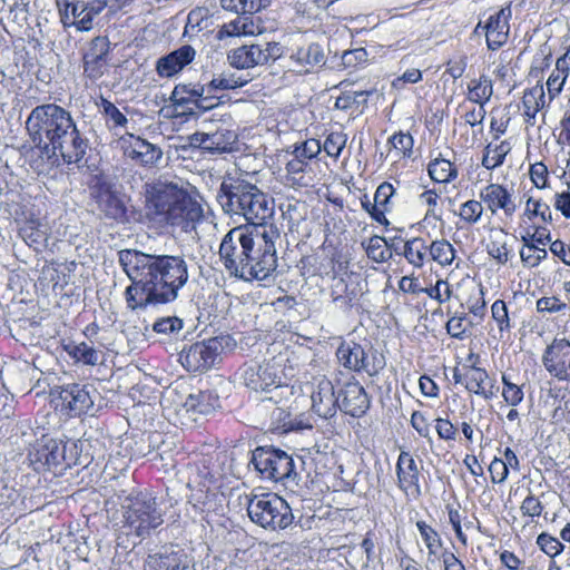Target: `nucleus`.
Listing matches in <instances>:
<instances>
[{
  "label": "nucleus",
  "instance_id": "nucleus-37",
  "mask_svg": "<svg viewBox=\"0 0 570 570\" xmlns=\"http://www.w3.org/2000/svg\"><path fill=\"white\" fill-rule=\"evenodd\" d=\"M492 94V81L484 75L469 85V99L475 104L484 105L490 100Z\"/></svg>",
  "mask_w": 570,
  "mask_h": 570
},
{
  "label": "nucleus",
  "instance_id": "nucleus-54",
  "mask_svg": "<svg viewBox=\"0 0 570 570\" xmlns=\"http://www.w3.org/2000/svg\"><path fill=\"white\" fill-rule=\"evenodd\" d=\"M347 137L343 132H331L324 144L323 149L324 151L333 158H338L343 148L345 147Z\"/></svg>",
  "mask_w": 570,
  "mask_h": 570
},
{
  "label": "nucleus",
  "instance_id": "nucleus-50",
  "mask_svg": "<svg viewBox=\"0 0 570 570\" xmlns=\"http://www.w3.org/2000/svg\"><path fill=\"white\" fill-rule=\"evenodd\" d=\"M395 194V189L392 184L384 181L379 185L375 194H374V203L376 204L380 210H383V214L391 212L392 203L391 198Z\"/></svg>",
  "mask_w": 570,
  "mask_h": 570
},
{
  "label": "nucleus",
  "instance_id": "nucleus-35",
  "mask_svg": "<svg viewBox=\"0 0 570 570\" xmlns=\"http://www.w3.org/2000/svg\"><path fill=\"white\" fill-rule=\"evenodd\" d=\"M543 97L544 92L542 87H534L524 92L522 104L524 107L523 116L527 125H534L535 115L540 109L539 99L542 100Z\"/></svg>",
  "mask_w": 570,
  "mask_h": 570
},
{
  "label": "nucleus",
  "instance_id": "nucleus-47",
  "mask_svg": "<svg viewBox=\"0 0 570 570\" xmlns=\"http://www.w3.org/2000/svg\"><path fill=\"white\" fill-rule=\"evenodd\" d=\"M78 8V2L72 4L71 7V18L68 13V9L66 10V16L63 19L65 26H75L76 31H89L92 27V21L87 11H81Z\"/></svg>",
  "mask_w": 570,
  "mask_h": 570
},
{
  "label": "nucleus",
  "instance_id": "nucleus-28",
  "mask_svg": "<svg viewBox=\"0 0 570 570\" xmlns=\"http://www.w3.org/2000/svg\"><path fill=\"white\" fill-rule=\"evenodd\" d=\"M262 47L259 45L242 46L232 50L227 59L232 67L237 69H248L258 65H264L262 58Z\"/></svg>",
  "mask_w": 570,
  "mask_h": 570
},
{
  "label": "nucleus",
  "instance_id": "nucleus-24",
  "mask_svg": "<svg viewBox=\"0 0 570 570\" xmlns=\"http://www.w3.org/2000/svg\"><path fill=\"white\" fill-rule=\"evenodd\" d=\"M110 49L109 38H92L90 46L83 55L85 71L89 77L98 78L102 76V62Z\"/></svg>",
  "mask_w": 570,
  "mask_h": 570
},
{
  "label": "nucleus",
  "instance_id": "nucleus-49",
  "mask_svg": "<svg viewBox=\"0 0 570 570\" xmlns=\"http://www.w3.org/2000/svg\"><path fill=\"white\" fill-rule=\"evenodd\" d=\"M384 242L385 237L381 236H373L367 240L366 244V254L367 256L373 259L374 262L382 263L386 262L389 258H391L392 254L391 252H387V249H384Z\"/></svg>",
  "mask_w": 570,
  "mask_h": 570
},
{
  "label": "nucleus",
  "instance_id": "nucleus-40",
  "mask_svg": "<svg viewBox=\"0 0 570 570\" xmlns=\"http://www.w3.org/2000/svg\"><path fill=\"white\" fill-rule=\"evenodd\" d=\"M99 107L106 118V125L109 129L116 130L118 128H125L128 124L127 117L116 107L115 104L101 98Z\"/></svg>",
  "mask_w": 570,
  "mask_h": 570
},
{
  "label": "nucleus",
  "instance_id": "nucleus-5",
  "mask_svg": "<svg viewBox=\"0 0 570 570\" xmlns=\"http://www.w3.org/2000/svg\"><path fill=\"white\" fill-rule=\"evenodd\" d=\"M124 523L129 533L146 539L164 523V511L148 491H132L121 503Z\"/></svg>",
  "mask_w": 570,
  "mask_h": 570
},
{
  "label": "nucleus",
  "instance_id": "nucleus-39",
  "mask_svg": "<svg viewBox=\"0 0 570 570\" xmlns=\"http://www.w3.org/2000/svg\"><path fill=\"white\" fill-rule=\"evenodd\" d=\"M271 0H220V4L225 10H229L242 14H253L265 9Z\"/></svg>",
  "mask_w": 570,
  "mask_h": 570
},
{
  "label": "nucleus",
  "instance_id": "nucleus-53",
  "mask_svg": "<svg viewBox=\"0 0 570 570\" xmlns=\"http://www.w3.org/2000/svg\"><path fill=\"white\" fill-rule=\"evenodd\" d=\"M501 379L503 383L502 396L504 401L511 406L519 405L524 397L521 386L512 383L505 374H503Z\"/></svg>",
  "mask_w": 570,
  "mask_h": 570
},
{
  "label": "nucleus",
  "instance_id": "nucleus-42",
  "mask_svg": "<svg viewBox=\"0 0 570 570\" xmlns=\"http://www.w3.org/2000/svg\"><path fill=\"white\" fill-rule=\"evenodd\" d=\"M428 250L431 258L442 266L450 265L455 257V249L445 239L432 242Z\"/></svg>",
  "mask_w": 570,
  "mask_h": 570
},
{
  "label": "nucleus",
  "instance_id": "nucleus-45",
  "mask_svg": "<svg viewBox=\"0 0 570 570\" xmlns=\"http://www.w3.org/2000/svg\"><path fill=\"white\" fill-rule=\"evenodd\" d=\"M371 95V91L361 90V91H345L341 96L336 98L335 108L347 110L352 108H360L361 106H365L367 102V97Z\"/></svg>",
  "mask_w": 570,
  "mask_h": 570
},
{
  "label": "nucleus",
  "instance_id": "nucleus-26",
  "mask_svg": "<svg viewBox=\"0 0 570 570\" xmlns=\"http://www.w3.org/2000/svg\"><path fill=\"white\" fill-rule=\"evenodd\" d=\"M511 14L510 6L490 13L484 21L480 20L474 29V35L479 36L484 32L485 36H509Z\"/></svg>",
  "mask_w": 570,
  "mask_h": 570
},
{
  "label": "nucleus",
  "instance_id": "nucleus-14",
  "mask_svg": "<svg viewBox=\"0 0 570 570\" xmlns=\"http://www.w3.org/2000/svg\"><path fill=\"white\" fill-rule=\"evenodd\" d=\"M541 361L552 377L570 383V341L553 338L543 351Z\"/></svg>",
  "mask_w": 570,
  "mask_h": 570
},
{
  "label": "nucleus",
  "instance_id": "nucleus-17",
  "mask_svg": "<svg viewBox=\"0 0 570 570\" xmlns=\"http://www.w3.org/2000/svg\"><path fill=\"white\" fill-rule=\"evenodd\" d=\"M397 487L409 498L417 500L422 495L420 470L414 458L401 451L395 465Z\"/></svg>",
  "mask_w": 570,
  "mask_h": 570
},
{
  "label": "nucleus",
  "instance_id": "nucleus-8",
  "mask_svg": "<svg viewBox=\"0 0 570 570\" xmlns=\"http://www.w3.org/2000/svg\"><path fill=\"white\" fill-rule=\"evenodd\" d=\"M279 355L263 363H245L236 372L240 384L253 392L269 393L274 390L288 387L283 383L284 362Z\"/></svg>",
  "mask_w": 570,
  "mask_h": 570
},
{
  "label": "nucleus",
  "instance_id": "nucleus-16",
  "mask_svg": "<svg viewBox=\"0 0 570 570\" xmlns=\"http://www.w3.org/2000/svg\"><path fill=\"white\" fill-rule=\"evenodd\" d=\"M120 144L124 155L142 167L156 166L163 157L160 147L132 134L122 136Z\"/></svg>",
  "mask_w": 570,
  "mask_h": 570
},
{
  "label": "nucleus",
  "instance_id": "nucleus-1",
  "mask_svg": "<svg viewBox=\"0 0 570 570\" xmlns=\"http://www.w3.org/2000/svg\"><path fill=\"white\" fill-rule=\"evenodd\" d=\"M117 256L131 281L125 289L126 304L131 311L175 302L189 279L188 264L181 255L120 249Z\"/></svg>",
  "mask_w": 570,
  "mask_h": 570
},
{
  "label": "nucleus",
  "instance_id": "nucleus-59",
  "mask_svg": "<svg viewBox=\"0 0 570 570\" xmlns=\"http://www.w3.org/2000/svg\"><path fill=\"white\" fill-rule=\"evenodd\" d=\"M537 543L540 549L550 557L558 556L563 549V544L557 538L548 533L539 534Z\"/></svg>",
  "mask_w": 570,
  "mask_h": 570
},
{
  "label": "nucleus",
  "instance_id": "nucleus-57",
  "mask_svg": "<svg viewBox=\"0 0 570 570\" xmlns=\"http://www.w3.org/2000/svg\"><path fill=\"white\" fill-rule=\"evenodd\" d=\"M491 312L493 320L498 323L499 331H510L511 324L505 303L497 299L491 306Z\"/></svg>",
  "mask_w": 570,
  "mask_h": 570
},
{
  "label": "nucleus",
  "instance_id": "nucleus-22",
  "mask_svg": "<svg viewBox=\"0 0 570 570\" xmlns=\"http://www.w3.org/2000/svg\"><path fill=\"white\" fill-rule=\"evenodd\" d=\"M196 56V50L190 45H184L178 49L158 59L156 70L160 77H173L189 65Z\"/></svg>",
  "mask_w": 570,
  "mask_h": 570
},
{
  "label": "nucleus",
  "instance_id": "nucleus-44",
  "mask_svg": "<svg viewBox=\"0 0 570 570\" xmlns=\"http://www.w3.org/2000/svg\"><path fill=\"white\" fill-rule=\"evenodd\" d=\"M522 243L523 247L520 250V257L524 265L535 267L548 257L547 249L539 247L540 244H537L534 240Z\"/></svg>",
  "mask_w": 570,
  "mask_h": 570
},
{
  "label": "nucleus",
  "instance_id": "nucleus-27",
  "mask_svg": "<svg viewBox=\"0 0 570 570\" xmlns=\"http://www.w3.org/2000/svg\"><path fill=\"white\" fill-rule=\"evenodd\" d=\"M18 235L29 246L38 250L47 240V225L39 218L30 217L17 220Z\"/></svg>",
  "mask_w": 570,
  "mask_h": 570
},
{
  "label": "nucleus",
  "instance_id": "nucleus-60",
  "mask_svg": "<svg viewBox=\"0 0 570 570\" xmlns=\"http://www.w3.org/2000/svg\"><path fill=\"white\" fill-rule=\"evenodd\" d=\"M488 254L499 264L504 265L510 258V250L504 242L491 239L487 245Z\"/></svg>",
  "mask_w": 570,
  "mask_h": 570
},
{
  "label": "nucleus",
  "instance_id": "nucleus-61",
  "mask_svg": "<svg viewBox=\"0 0 570 570\" xmlns=\"http://www.w3.org/2000/svg\"><path fill=\"white\" fill-rule=\"evenodd\" d=\"M322 150L321 142L316 139H309L304 141L302 145L296 146L294 150V155L297 158L306 161L307 159H313L316 157Z\"/></svg>",
  "mask_w": 570,
  "mask_h": 570
},
{
  "label": "nucleus",
  "instance_id": "nucleus-46",
  "mask_svg": "<svg viewBox=\"0 0 570 570\" xmlns=\"http://www.w3.org/2000/svg\"><path fill=\"white\" fill-rule=\"evenodd\" d=\"M295 57L301 65L314 67L325 63L323 48L317 43H312L307 48L298 49Z\"/></svg>",
  "mask_w": 570,
  "mask_h": 570
},
{
  "label": "nucleus",
  "instance_id": "nucleus-56",
  "mask_svg": "<svg viewBox=\"0 0 570 570\" xmlns=\"http://www.w3.org/2000/svg\"><path fill=\"white\" fill-rule=\"evenodd\" d=\"M389 144L402 156L410 157L412 154L414 139L409 132H396L389 139Z\"/></svg>",
  "mask_w": 570,
  "mask_h": 570
},
{
  "label": "nucleus",
  "instance_id": "nucleus-38",
  "mask_svg": "<svg viewBox=\"0 0 570 570\" xmlns=\"http://www.w3.org/2000/svg\"><path fill=\"white\" fill-rule=\"evenodd\" d=\"M568 76L569 69L566 66L564 59H557L556 68L547 80V90L550 99L556 98L561 92Z\"/></svg>",
  "mask_w": 570,
  "mask_h": 570
},
{
  "label": "nucleus",
  "instance_id": "nucleus-55",
  "mask_svg": "<svg viewBox=\"0 0 570 570\" xmlns=\"http://www.w3.org/2000/svg\"><path fill=\"white\" fill-rule=\"evenodd\" d=\"M184 327V322L181 318L177 316H168L157 320L154 325L153 330L156 333L159 334H177L179 333Z\"/></svg>",
  "mask_w": 570,
  "mask_h": 570
},
{
  "label": "nucleus",
  "instance_id": "nucleus-52",
  "mask_svg": "<svg viewBox=\"0 0 570 570\" xmlns=\"http://www.w3.org/2000/svg\"><path fill=\"white\" fill-rule=\"evenodd\" d=\"M416 528L426 548L429 549V552L434 554L436 552V549L440 548L442 544L439 533L424 521H417Z\"/></svg>",
  "mask_w": 570,
  "mask_h": 570
},
{
  "label": "nucleus",
  "instance_id": "nucleus-63",
  "mask_svg": "<svg viewBox=\"0 0 570 570\" xmlns=\"http://www.w3.org/2000/svg\"><path fill=\"white\" fill-rule=\"evenodd\" d=\"M535 305L539 313H559L567 308V304L557 296L541 297Z\"/></svg>",
  "mask_w": 570,
  "mask_h": 570
},
{
  "label": "nucleus",
  "instance_id": "nucleus-9",
  "mask_svg": "<svg viewBox=\"0 0 570 570\" xmlns=\"http://www.w3.org/2000/svg\"><path fill=\"white\" fill-rule=\"evenodd\" d=\"M250 463L263 479L295 481L298 476L292 454L274 446H257L252 452Z\"/></svg>",
  "mask_w": 570,
  "mask_h": 570
},
{
  "label": "nucleus",
  "instance_id": "nucleus-32",
  "mask_svg": "<svg viewBox=\"0 0 570 570\" xmlns=\"http://www.w3.org/2000/svg\"><path fill=\"white\" fill-rule=\"evenodd\" d=\"M428 173L435 183L448 184L458 177L456 167L449 159L441 157V155L430 161Z\"/></svg>",
  "mask_w": 570,
  "mask_h": 570
},
{
  "label": "nucleus",
  "instance_id": "nucleus-29",
  "mask_svg": "<svg viewBox=\"0 0 570 570\" xmlns=\"http://www.w3.org/2000/svg\"><path fill=\"white\" fill-rule=\"evenodd\" d=\"M261 16H243L224 24L217 36H261Z\"/></svg>",
  "mask_w": 570,
  "mask_h": 570
},
{
  "label": "nucleus",
  "instance_id": "nucleus-18",
  "mask_svg": "<svg viewBox=\"0 0 570 570\" xmlns=\"http://www.w3.org/2000/svg\"><path fill=\"white\" fill-rule=\"evenodd\" d=\"M312 411L322 419H330L336 414L340 405L338 397L335 395L333 383L322 377L313 385L312 393Z\"/></svg>",
  "mask_w": 570,
  "mask_h": 570
},
{
  "label": "nucleus",
  "instance_id": "nucleus-30",
  "mask_svg": "<svg viewBox=\"0 0 570 570\" xmlns=\"http://www.w3.org/2000/svg\"><path fill=\"white\" fill-rule=\"evenodd\" d=\"M148 566L154 570H191L183 551H170L149 557Z\"/></svg>",
  "mask_w": 570,
  "mask_h": 570
},
{
  "label": "nucleus",
  "instance_id": "nucleus-62",
  "mask_svg": "<svg viewBox=\"0 0 570 570\" xmlns=\"http://www.w3.org/2000/svg\"><path fill=\"white\" fill-rule=\"evenodd\" d=\"M420 199L428 205L425 218L433 217L435 220H442V213L436 210L439 195L434 189H429L420 195Z\"/></svg>",
  "mask_w": 570,
  "mask_h": 570
},
{
  "label": "nucleus",
  "instance_id": "nucleus-20",
  "mask_svg": "<svg viewBox=\"0 0 570 570\" xmlns=\"http://www.w3.org/2000/svg\"><path fill=\"white\" fill-rule=\"evenodd\" d=\"M340 395L342 402L338 407L347 415L361 417L370 409V396L357 381L346 383Z\"/></svg>",
  "mask_w": 570,
  "mask_h": 570
},
{
  "label": "nucleus",
  "instance_id": "nucleus-2",
  "mask_svg": "<svg viewBox=\"0 0 570 570\" xmlns=\"http://www.w3.org/2000/svg\"><path fill=\"white\" fill-rule=\"evenodd\" d=\"M26 129L38 150L43 167L50 170L65 164H80L89 140L78 129L71 112L56 104L35 107L26 120Z\"/></svg>",
  "mask_w": 570,
  "mask_h": 570
},
{
  "label": "nucleus",
  "instance_id": "nucleus-25",
  "mask_svg": "<svg viewBox=\"0 0 570 570\" xmlns=\"http://www.w3.org/2000/svg\"><path fill=\"white\" fill-rule=\"evenodd\" d=\"M219 397L214 391H197L190 393L181 403L186 413L207 415L219 407Z\"/></svg>",
  "mask_w": 570,
  "mask_h": 570
},
{
  "label": "nucleus",
  "instance_id": "nucleus-34",
  "mask_svg": "<svg viewBox=\"0 0 570 570\" xmlns=\"http://www.w3.org/2000/svg\"><path fill=\"white\" fill-rule=\"evenodd\" d=\"M428 255V245L423 238L415 237L402 244V256L415 267L424 265Z\"/></svg>",
  "mask_w": 570,
  "mask_h": 570
},
{
  "label": "nucleus",
  "instance_id": "nucleus-48",
  "mask_svg": "<svg viewBox=\"0 0 570 570\" xmlns=\"http://www.w3.org/2000/svg\"><path fill=\"white\" fill-rule=\"evenodd\" d=\"M465 389L474 394H479L489 379V374L484 368L472 365L465 373Z\"/></svg>",
  "mask_w": 570,
  "mask_h": 570
},
{
  "label": "nucleus",
  "instance_id": "nucleus-6",
  "mask_svg": "<svg viewBox=\"0 0 570 570\" xmlns=\"http://www.w3.org/2000/svg\"><path fill=\"white\" fill-rule=\"evenodd\" d=\"M88 187L90 198L106 219L118 224L129 222L128 204L130 198L125 194L124 187L115 176L104 173L94 175Z\"/></svg>",
  "mask_w": 570,
  "mask_h": 570
},
{
  "label": "nucleus",
  "instance_id": "nucleus-36",
  "mask_svg": "<svg viewBox=\"0 0 570 570\" xmlns=\"http://www.w3.org/2000/svg\"><path fill=\"white\" fill-rule=\"evenodd\" d=\"M66 446L55 439H49L38 451L39 459L48 466H58L65 460Z\"/></svg>",
  "mask_w": 570,
  "mask_h": 570
},
{
  "label": "nucleus",
  "instance_id": "nucleus-58",
  "mask_svg": "<svg viewBox=\"0 0 570 570\" xmlns=\"http://www.w3.org/2000/svg\"><path fill=\"white\" fill-rule=\"evenodd\" d=\"M210 22L209 18H203V12L190 11L187 17V22L185 26V30L183 36H187L188 33L200 32L204 28H207Z\"/></svg>",
  "mask_w": 570,
  "mask_h": 570
},
{
  "label": "nucleus",
  "instance_id": "nucleus-64",
  "mask_svg": "<svg viewBox=\"0 0 570 570\" xmlns=\"http://www.w3.org/2000/svg\"><path fill=\"white\" fill-rule=\"evenodd\" d=\"M368 51L363 48H355L353 50H345L342 55L343 63L347 67L364 63L368 60Z\"/></svg>",
  "mask_w": 570,
  "mask_h": 570
},
{
  "label": "nucleus",
  "instance_id": "nucleus-7",
  "mask_svg": "<svg viewBox=\"0 0 570 570\" xmlns=\"http://www.w3.org/2000/svg\"><path fill=\"white\" fill-rule=\"evenodd\" d=\"M247 513L254 523L271 531L286 529L294 520L287 502L274 493L254 495L247 503Z\"/></svg>",
  "mask_w": 570,
  "mask_h": 570
},
{
  "label": "nucleus",
  "instance_id": "nucleus-31",
  "mask_svg": "<svg viewBox=\"0 0 570 570\" xmlns=\"http://www.w3.org/2000/svg\"><path fill=\"white\" fill-rule=\"evenodd\" d=\"M238 141V135L233 129L219 128L215 132H209V147L205 151L210 154L230 153L235 149Z\"/></svg>",
  "mask_w": 570,
  "mask_h": 570
},
{
  "label": "nucleus",
  "instance_id": "nucleus-23",
  "mask_svg": "<svg viewBox=\"0 0 570 570\" xmlns=\"http://www.w3.org/2000/svg\"><path fill=\"white\" fill-rule=\"evenodd\" d=\"M480 198L492 214L503 209L507 216H512L517 208L511 194L500 184L488 185L481 190Z\"/></svg>",
  "mask_w": 570,
  "mask_h": 570
},
{
  "label": "nucleus",
  "instance_id": "nucleus-33",
  "mask_svg": "<svg viewBox=\"0 0 570 570\" xmlns=\"http://www.w3.org/2000/svg\"><path fill=\"white\" fill-rule=\"evenodd\" d=\"M63 350L77 363L85 365H96L99 362L98 352L85 342H69L63 344Z\"/></svg>",
  "mask_w": 570,
  "mask_h": 570
},
{
  "label": "nucleus",
  "instance_id": "nucleus-41",
  "mask_svg": "<svg viewBox=\"0 0 570 570\" xmlns=\"http://www.w3.org/2000/svg\"><path fill=\"white\" fill-rule=\"evenodd\" d=\"M249 81L248 78L237 76L234 72H223L218 77L213 78L208 83L210 92L212 90H230L236 88H242L247 85Z\"/></svg>",
  "mask_w": 570,
  "mask_h": 570
},
{
  "label": "nucleus",
  "instance_id": "nucleus-11",
  "mask_svg": "<svg viewBox=\"0 0 570 570\" xmlns=\"http://www.w3.org/2000/svg\"><path fill=\"white\" fill-rule=\"evenodd\" d=\"M376 351L371 345L363 346L355 341H343L336 350L338 363L356 373L365 372L375 376L384 367L385 362L375 356Z\"/></svg>",
  "mask_w": 570,
  "mask_h": 570
},
{
  "label": "nucleus",
  "instance_id": "nucleus-4",
  "mask_svg": "<svg viewBox=\"0 0 570 570\" xmlns=\"http://www.w3.org/2000/svg\"><path fill=\"white\" fill-rule=\"evenodd\" d=\"M279 237L277 229L269 226H254L255 244L246 256V268L242 279L266 282L267 284L275 282L279 275L277 271V256L275 248V239Z\"/></svg>",
  "mask_w": 570,
  "mask_h": 570
},
{
  "label": "nucleus",
  "instance_id": "nucleus-10",
  "mask_svg": "<svg viewBox=\"0 0 570 570\" xmlns=\"http://www.w3.org/2000/svg\"><path fill=\"white\" fill-rule=\"evenodd\" d=\"M254 239V226H238L230 229L223 238L219 246V256L225 268L232 276L242 279L246 254L252 250Z\"/></svg>",
  "mask_w": 570,
  "mask_h": 570
},
{
  "label": "nucleus",
  "instance_id": "nucleus-21",
  "mask_svg": "<svg viewBox=\"0 0 570 570\" xmlns=\"http://www.w3.org/2000/svg\"><path fill=\"white\" fill-rule=\"evenodd\" d=\"M256 185L249 183L248 180L242 177L235 176H226L224 177L219 190L216 195V199L220 205L222 209L225 210L228 207H233V205H237L239 202L244 200Z\"/></svg>",
  "mask_w": 570,
  "mask_h": 570
},
{
  "label": "nucleus",
  "instance_id": "nucleus-19",
  "mask_svg": "<svg viewBox=\"0 0 570 570\" xmlns=\"http://www.w3.org/2000/svg\"><path fill=\"white\" fill-rule=\"evenodd\" d=\"M205 87L202 85L178 83L173 89L169 100L175 110L181 115H193L195 107H205L202 96Z\"/></svg>",
  "mask_w": 570,
  "mask_h": 570
},
{
  "label": "nucleus",
  "instance_id": "nucleus-15",
  "mask_svg": "<svg viewBox=\"0 0 570 570\" xmlns=\"http://www.w3.org/2000/svg\"><path fill=\"white\" fill-rule=\"evenodd\" d=\"M97 390L91 384L71 383L60 387L58 397L70 416H79L92 409Z\"/></svg>",
  "mask_w": 570,
  "mask_h": 570
},
{
  "label": "nucleus",
  "instance_id": "nucleus-51",
  "mask_svg": "<svg viewBox=\"0 0 570 570\" xmlns=\"http://www.w3.org/2000/svg\"><path fill=\"white\" fill-rule=\"evenodd\" d=\"M483 214V206L481 202L470 199L463 203L460 207L459 216L465 223L473 225L476 224Z\"/></svg>",
  "mask_w": 570,
  "mask_h": 570
},
{
  "label": "nucleus",
  "instance_id": "nucleus-43",
  "mask_svg": "<svg viewBox=\"0 0 570 570\" xmlns=\"http://www.w3.org/2000/svg\"><path fill=\"white\" fill-rule=\"evenodd\" d=\"M511 150V146L508 141H502L493 149L491 145L485 147V154L482 158V166L487 169H494L504 163L505 156Z\"/></svg>",
  "mask_w": 570,
  "mask_h": 570
},
{
  "label": "nucleus",
  "instance_id": "nucleus-13",
  "mask_svg": "<svg viewBox=\"0 0 570 570\" xmlns=\"http://www.w3.org/2000/svg\"><path fill=\"white\" fill-rule=\"evenodd\" d=\"M230 217L237 216L244 218L249 226H267V219L274 215V202L265 193H263L257 186L254 190L244 197V200L239 202L233 207H228L223 210Z\"/></svg>",
  "mask_w": 570,
  "mask_h": 570
},
{
  "label": "nucleus",
  "instance_id": "nucleus-3",
  "mask_svg": "<svg viewBox=\"0 0 570 570\" xmlns=\"http://www.w3.org/2000/svg\"><path fill=\"white\" fill-rule=\"evenodd\" d=\"M147 215L161 227L189 232L203 217V209L183 188L159 181L148 193Z\"/></svg>",
  "mask_w": 570,
  "mask_h": 570
},
{
  "label": "nucleus",
  "instance_id": "nucleus-12",
  "mask_svg": "<svg viewBox=\"0 0 570 570\" xmlns=\"http://www.w3.org/2000/svg\"><path fill=\"white\" fill-rule=\"evenodd\" d=\"M223 337H212L191 344L179 355L181 365L188 372H205L222 361Z\"/></svg>",
  "mask_w": 570,
  "mask_h": 570
}]
</instances>
